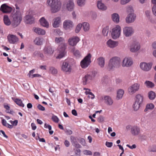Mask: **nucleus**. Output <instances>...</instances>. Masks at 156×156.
<instances>
[{
    "label": "nucleus",
    "mask_w": 156,
    "mask_h": 156,
    "mask_svg": "<svg viewBox=\"0 0 156 156\" xmlns=\"http://www.w3.org/2000/svg\"><path fill=\"white\" fill-rule=\"evenodd\" d=\"M47 4L50 8V10L52 13L58 12L61 7V2L58 0H47Z\"/></svg>",
    "instance_id": "obj_1"
},
{
    "label": "nucleus",
    "mask_w": 156,
    "mask_h": 156,
    "mask_svg": "<svg viewBox=\"0 0 156 156\" xmlns=\"http://www.w3.org/2000/svg\"><path fill=\"white\" fill-rule=\"evenodd\" d=\"M12 27L15 28L19 25L22 20V14L20 11L13 12L12 15Z\"/></svg>",
    "instance_id": "obj_2"
},
{
    "label": "nucleus",
    "mask_w": 156,
    "mask_h": 156,
    "mask_svg": "<svg viewBox=\"0 0 156 156\" xmlns=\"http://www.w3.org/2000/svg\"><path fill=\"white\" fill-rule=\"evenodd\" d=\"M120 58L117 57H114L110 59L108 66L109 70H111L115 68L119 67L120 66Z\"/></svg>",
    "instance_id": "obj_3"
},
{
    "label": "nucleus",
    "mask_w": 156,
    "mask_h": 156,
    "mask_svg": "<svg viewBox=\"0 0 156 156\" xmlns=\"http://www.w3.org/2000/svg\"><path fill=\"white\" fill-rule=\"evenodd\" d=\"M95 75L96 73L95 72L87 73L83 78V85H86L87 83H89L94 79Z\"/></svg>",
    "instance_id": "obj_4"
},
{
    "label": "nucleus",
    "mask_w": 156,
    "mask_h": 156,
    "mask_svg": "<svg viewBox=\"0 0 156 156\" xmlns=\"http://www.w3.org/2000/svg\"><path fill=\"white\" fill-rule=\"evenodd\" d=\"M91 55L89 53L81 62V65L83 68H86L88 66L91 62Z\"/></svg>",
    "instance_id": "obj_5"
},
{
    "label": "nucleus",
    "mask_w": 156,
    "mask_h": 156,
    "mask_svg": "<svg viewBox=\"0 0 156 156\" xmlns=\"http://www.w3.org/2000/svg\"><path fill=\"white\" fill-rule=\"evenodd\" d=\"M66 46V44L63 43L61 44L59 46L58 48V51L59 54L57 58H60L65 56L66 52L65 51Z\"/></svg>",
    "instance_id": "obj_6"
},
{
    "label": "nucleus",
    "mask_w": 156,
    "mask_h": 156,
    "mask_svg": "<svg viewBox=\"0 0 156 156\" xmlns=\"http://www.w3.org/2000/svg\"><path fill=\"white\" fill-rule=\"evenodd\" d=\"M121 28L120 27L117 25L112 30V36L114 39H116L119 37L121 33Z\"/></svg>",
    "instance_id": "obj_7"
},
{
    "label": "nucleus",
    "mask_w": 156,
    "mask_h": 156,
    "mask_svg": "<svg viewBox=\"0 0 156 156\" xmlns=\"http://www.w3.org/2000/svg\"><path fill=\"white\" fill-rule=\"evenodd\" d=\"M140 88V84L135 83L131 85L128 88V91L129 94L133 95L138 91L139 90Z\"/></svg>",
    "instance_id": "obj_8"
},
{
    "label": "nucleus",
    "mask_w": 156,
    "mask_h": 156,
    "mask_svg": "<svg viewBox=\"0 0 156 156\" xmlns=\"http://www.w3.org/2000/svg\"><path fill=\"white\" fill-rule=\"evenodd\" d=\"M152 64L151 62L146 63L142 62L140 64V69L143 71L148 72L152 68Z\"/></svg>",
    "instance_id": "obj_9"
},
{
    "label": "nucleus",
    "mask_w": 156,
    "mask_h": 156,
    "mask_svg": "<svg viewBox=\"0 0 156 156\" xmlns=\"http://www.w3.org/2000/svg\"><path fill=\"white\" fill-rule=\"evenodd\" d=\"M134 30L131 27H126L123 29V34L126 37H129L131 36L134 33Z\"/></svg>",
    "instance_id": "obj_10"
},
{
    "label": "nucleus",
    "mask_w": 156,
    "mask_h": 156,
    "mask_svg": "<svg viewBox=\"0 0 156 156\" xmlns=\"http://www.w3.org/2000/svg\"><path fill=\"white\" fill-rule=\"evenodd\" d=\"M136 17L134 13H129L126 18V22L127 23H132L135 21Z\"/></svg>",
    "instance_id": "obj_11"
},
{
    "label": "nucleus",
    "mask_w": 156,
    "mask_h": 156,
    "mask_svg": "<svg viewBox=\"0 0 156 156\" xmlns=\"http://www.w3.org/2000/svg\"><path fill=\"white\" fill-rule=\"evenodd\" d=\"M80 41V39L77 36L73 37L70 38L68 40L69 44L71 46H75Z\"/></svg>",
    "instance_id": "obj_12"
},
{
    "label": "nucleus",
    "mask_w": 156,
    "mask_h": 156,
    "mask_svg": "<svg viewBox=\"0 0 156 156\" xmlns=\"http://www.w3.org/2000/svg\"><path fill=\"white\" fill-rule=\"evenodd\" d=\"M140 48V44L138 42H133L130 47V51L132 52H136Z\"/></svg>",
    "instance_id": "obj_13"
},
{
    "label": "nucleus",
    "mask_w": 156,
    "mask_h": 156,
    "mask_svg": "<svg viewBox=\"0 0 156 156\" xmlns=\"http://www.w3.org/2000/svg\"><path fill=\"white\" fill-rule=\"evenodd\" d=\"M43 51L44 54L48 56L52 55L54 52V50L51 46H46L44 48Z\"/></svg>",
    "instance_id": "obj_14"
},
{
    "label": "nucleus",
    "mask_w": 156,
    "mask_h": 156,
    "mask_svg": "<svg viewBox=\"0 0 156 156\" xmlns=\"http://www.w3.org/2000/svg\"><path fill=\"white\" fill-rule=\"evenodd\" d=\"M63 27L66 30H70L73 26V22L70 20H66L63 23Z\"/></svg>",
    "instance_id": "obj_15"
},
{
    "label": "nucleus",
    "mask_w": 156,
    "mask_h": 156,
    "mask_svg": "<svg viewBox=\"0 0 156 156\" xmlns=\"http://www.w3.org/2000/svg\"><path fill=\"white\" fill-rule=\"evenodd\" d=\"M7 39L10 44H14L19 40L18 38L15 35L9 34L7 36Z\"/></svg>",
    "instance_id": "obj_16"
},
{
    "label": "nucleus",
    "mask_w": 156,
    "mask_h": 156,
    "mask_svg": "<svg viewBox=\"0 0 156 156\" xmlns=\"http://www.w3.org/2000/svg\"><path fill=\"white\" fill-rule=\"evenodd\" d=\"M133 63L131 58H125L122 61V66H123L129 67Z\"/></svg>",
    "instance_id": "obj_17"
},
{
    "label": "nucleus",
    "mask_w": 156,
    "mask_h": 156,
    "mask_svg": "<svg viewBox=\"0 0 156 156\" xmlns=\"http://www.w3.org/2000/svg\"><path fill=\"white\" fill-rule=\"evenodd\" d=\"M0 10L3 13H7L11 12L12 9L5 4H4L1 5Z\"/></svg>",
    "instance_id": "obj_18"
},
{
    "label": "nucleus",
    "mask_w": 156,
    "mask_h": 156,
    "mask_svg": "<svg viewBox=\"0 0 156 156\" xmlns=\"http://www.w3.org/2000/svg\"><path fill=\"white\" fill-rule=\"evenodd\" d=\"M70 139L72 145L75 147L80 148L81 147V145L78 143L76 137L71 136L70 137Z\"/></svg>",
    "instance_id": "obj_19"
},
{
    "label": "nucleus",
    "mask_w": 156,
    "mask_h": 156,
    "mask_svg": "<svg viewBox=\"0 0 156 156\" xmlns=\"http://www.w3.org/2000/svg\"><path fill=\"white\" fill-rule=\"evenodd\" d=\"M62 69L65 72H70L71 70V66L68 62H63Z\"/></svg>",
    "instance_id": "obj_20"
},
{
    "label": "nucleus",
    "mask_w": 156,
    "mask_h": 156,
    "mask_svg": "<svg viewBox=\"0 0 156 156\" xmlns=\"http://www.w3.org/2000/svg\"><path fill=\"white\" fill-rule=\"evenodd\" d=\"M130 129V132L133 136L137 135L140 133V128L136 126H132Z\"/></svg>",
    "instance_id": "obj_21"
},
{
    "label": "nucleus",
    "mask_w": 156,
    "mask_h": 156,
    "mask_svg": "<svg viewBox=\"0 0 156 156\" xmlns=\"http://www.w3.org/2000/svg\"><path fill=\"white\" fill-rule=\"evenodd\" d=\"M107 44L110 48H113L118 45V42L109 39L107 42Z\"/></svg>",
    "instance_id": "obj_22"
},
{
    "label": "nucleus",
    "mask_w": 156,
    "mask_h": 156,
    "mask_svg": "<svg viewBox=\"0 0 156 156\" xmlns=\"http://www.w3.org/2000/svg\"><path fill=\"white\" fill-rule=\"evenodd\" d=\"M25 22L27 24H32L34 22V18L30 15L26 16L24 18Z\"/></svg>",
    "instance_id": "obj_23"
},
{
    "label": "nucleus",
    "mask_w": 156,
    "mask_h": 156,
    "mask_svg": "<svg viewBox=\"0 0 156 156\" xmlns=\"http://www.w3.org/2000/svg\"><path fill=\"white\" fill-rule=\"evenodd\" d=\"M61 22V18L60 17H58L55 18L53 19L52 23L53 27L55 28L58 27Z\"/></svg>",
    "instance_id": "obj_24"
},
{
    "label": "nucleus",
    "mask_w": 156,
    "mask_h": 156,
    "mask_svg": "<svg viewBox=\"0 0 156 156\" xmlns=\"http://www.w3.org/2000/svg\"><path fill=\"white\" fill-rule=\"evenodd\" d=\"M66 7L68 11H72L74 8V4L73 0H69L67 2Z\"/></svg>",
    "instance_id": "obj_25"
},
{
    "label": "nucleus",
    "mask_w": 156,
    "mask_h": 156,
    "mask_svg": "<svg viewBox=\"0 0 156 156\" xmlns=\"http://www.w3.org/2000/svg\"><path fill=\"white\" fill-rule=\"evenodd\" d=\"M135 101L142 105L144 101L143 96L140 94H137L135 97Z\"/></svg>",
    "instance_id": "obj_26"
},
{
    "label": "nucleus",
    "mask_w": 156,
    "mask_h": 156,
    "mask_svg": "<svg viewBox=\"0 0 156 156\" xmlns=\"http://www.w3.org/2000/svg\"><path fill=\"white\" fill-rule=\"evenodd\" d=\"M98 8L102 11H105L107 9V7L101 1H98L97 3Z\"/></svg>",
    "instance_id": "obj_27"
},
{
    "label": "nucleus",
    "mask_w": 156,
    "mask_h": 156,
    "mask_svg": "<svg viewBox=\"0 0 156 156\" xmlns=\"http://www.w3.org/2000/svg\"><path fill=\"white\" fill-rule=\"evenodd\" d=\"M33 30L34 32L39 35H44L45 34V31L39 28H34Z\"/></svg>",
    "instance_id": "obj_28"
},
{
    "label": "nucleus",
    "mask_w": 156,
    "mask_h": 156,
    "mask_svg": "<svg viewBox=\"0 0 156 156\" xmlns=\"http://www.w3.org/2000/svg\"><path fill=\"white\" fill-rule=\"evenodd\" d=\"M40 22L41 25L42 26L47 28L49 27V24L48 22L44 17H42L40 20Z\"/></svg>",
    "instance_id": "obj_29"
},
{
    "label": "nucleus",
    "mask_w": 156,
    "mask_h": 156,
    "mask_svg": "<svg viewBox=\"0 0 156 156\" xmlns=\"http://www.w3.org/2000/svg\"><path fill=\"white\" fill-rule=\"evenodd\" d=\"M98 63V65L101 68L104 67L105 64V59L102 57H101L98 58L97 59Z\"/></svg>",
    "instance_id": "obj_30"
},
{
    "label": "nucleus",
    "mask_w": 156,
    "mask_h": 156,
    "mask_svg": "<svg viewBox=\"0 0 156 156\" xmlns=\"http://www.w3.org/2000/svg\"><path fill=\"white\" fill-rule=\"evenodd\" d=\"M112 18L114 22L118 23L119 21V16L118 13H115L112 15Z\"/></svg>",
    "instance_id": "obj_31"
},
{
    "label": "nucleus",
    "mask_w": 156,
    "mask_h": 156,
    "mask_svg": "<svg viewBox=\"0 0 156 156\" xmlns=\"http://www.w3.org/2000/svg\"><path fill=\"white\" fill-rule=\"evenodd\" d=\"M105 102L108 105H111L113 103V101L110 97L108 96H104Z\"/></svg>",
    "instance_id": "obj_32"
},
{
    "label": "nucleus",
    "mask_w": 156,
    "mask_h": 156,
    "mask_svg": "<svg viewBox=\"0 0 156 156\" xmlns=\"http://www.w3.org/2000/svg\"><path fill=\"white\" fill-rule=\"evenodd\" d=\"M82 26L84 31L85 32L88 31L90 29V24L88 23L84 22L83 23Z\"/></svg>",
    "instance_id": "obj_33"
},
{
    "label": "nucleus",
    "mask_w": 156,
    "mask_h": 156,
    "mask_svg": "<svg viewBox=\"0 0 156 156\" xmlns=\"http://www.w3.org/2000/svg\"><path fill=\"white\" fill-rule=\"evenodd\" d=\"M3 20L5 24L7 26H9L11 24L12 22L10 21L8 16L5 15L4 16Z\"/></svg>",
    "instance_id": "obj_34"
},
{
    "label": "nucleus",
    "mask_w": 156,
    "mask_h": 156,
    "mask_svg": "<svg viewBox=\"0 0 156 156\" xmlns=\"http://www.w3.org/2000/svg\"><path fill=\"white\" fill-rule=\"evenodd\" d=\"M12 99L14 101V102L18 105L22 106L23 107L24 106V105L22 101L21 100L17 98L15 99L13 98H12Z\"/></svg>",
    "instance_id": "obj_35"
},
{
    "label": "nucleus",
    "mask_w": 156,
    "mask_h": 156,
    "mask_svg": "<svg viewBox=\"0 0 156 156\" xmlns=\"http://www.w3.org/2000/svg\"><path fill=\"white\" fill-rule=\"evenodd\" d=\"M141 105L140 104H139L138 102L135 101L133 104V107L134 111H137L139 109Z\"/></svg>",
    "instance_id": "obj_36"
},
{
    "label": "nucleus",
    "mask_w": 156,
    "mask_h": 156,
    "mask_svg": "<svg viewBox=\"0 0 156 156\" xmlns=\"http://www.w3.org/2000/svg\"><path fill=\"white\" fill-rule=\"evenodd\" d=\"M148 97L150 100L154 99L156 97V94L154 92L151 91L148 93Z\"/></svg>",
    "instance_id": "obj_37"
},
{
    "label": "nucleus",
    "mask_w": 156,
    "mask_h": 156,
    "mask_svg": "<svg viewBox=\"0 0 156 156\" xmlns=\"http://www.w3.org/2000/svg\"><path fill=\"white\" fill-rule=\"evenodd\" d=\"M34 41L35 44L38 45H41L42 44V39L39 37H36Z\"/></svg>",
    "instance_id": "obj_38"
},
{
    "label": "nucleus",
    "mask_w": 156,
    "mask_h": 156,
    "mask_svg": "<svg viewBox=\"0 0 156 156\" xmlns=\"http://www.w3.org/2000/svg\"><path fill=\"white\" fill-rule=\"evenodd\" d=\"M124 92V90L122 89H119L118 91L117 98L118 99H119L122 98Z\"/></svg>",
    "instance_id": "obj_39"
},
{
    "label": "nucleus",
    "mask_w": 156,
    "mask_h": 156,
    "mask_svg": "<svg viewBox=\"0 0 156 156\" xmlns=\"http://www.w3.org/2000/svg\"><path fill=\"white\" fill-rule=\"evenodd\" d=\"M33 55L34 56H39L42 58H44V56L42 53H41L40 51H35L33 53Z\"/></svg>",
    "instance_id": "obj_40"
},
{
    "label": "nucleus",
    "mask_w": 156,
    "mask_h": 156,
    "mask_svg": "<svg viewBox=\"0 0 156 156\" xmlns=\"http://www.w3.org/2000/svg\"><path fill=\"white\" fill-rule=\"evenodd\" d=\"M154 107V105L152 104H147L146 107V108L144 109V112H147L148 109H152Z\"/></svg>",
    "instance_id": "obj_41"
},
{
    "label": "nucleus",
    "mask_w": 156,
    "mask_h": 156,
    "mask_svg": "<svg viewBox=\"0 0 156 156\" xmlns=\"http://www.w3.org/2000/svg\"><path fill=\"white\" fill-rule=\"evenodd\" d=\"M86 1V0H76L78 5L80 7L83 6L85 5Z\"/></svg>",
    "instance_id": "obj_42"
},
{
    "label": "nucleus",
    "mask_w": 156,
    "mask_h": 156,
    "mask_svg": "<svg viewBox=\"0 0 156 156\" xmlns=\"http://www.w3.org/2000/svg\"><path fill=\"white\" fill-rule=\"evenodd\" d=\"M73 55L76 57L79 58L81 56V53L78 50L74 49V50H73Z\"/></svg>",
    "instance_id": "obj_43"
},
{
    "label": "nucleus",
    "mask_w": 156,
    "mask_h": 156,
    "mask_svg": "<svg viewBox=\"0 0 156 156\" xmlns=\"http://www.w3.org/2000/svg\"><path fill=\"white\" fill-rule=\"evenodd\" d=\"M108 32V28L106 27L103 29L102 33L104 36H107Z\"/></svg>",
    "instance_id": "obj_44"
},
{
    "label": "nucleus",
    "mask_w": 156,
    "mask_h": 156,
    "mask_svg": "<svg viewBox=\"0 0 156 156\" xmlns=\"http://www.w3.org/2000/svg\"><path fill=\"white\" fill-rule=\"evenodd\" d=\"M146 85L148 87H152L154 86V84L149 81H146L145 82Z\"/></svg>",
    "instance_id": "obj_45"
},
{
    "label": "nucleus",
    "mask_w": 156,
    "mask_h": 156,
    "mask_svg": "<svg viewBox=\"0 0 156 156\" xmlns=\"http://www.w3.org/2000/svg\"><path fill=\"white\" fill-rule=\"evenodd\" d=\"M82 27V24H81V23L79 24L76 27V29L75 30V32L76 33H79L80 32Z\"/></svg>",
    "instance_id": "obj_46"
},
{
    "label": "nucleus",
    "mask_w": 156,
    "mask_h": 156,
    "mask_svg": "<svg viewBox=\"0 0 156 156\" xmlns=\"http://www.w3.org/2000/svg\"><path fill=\"white\" fill-rule=\"evenodd\" d=\"M51 73L53 74H56L57 73V71L56 69L53 67H51L50 69Z\"/></svg>",
    "instance_id": "obj_47"
},
{
    "label": "nucleus",
    "mask_w": 156,
    "mask_h": 156,
    "mask_svg": "<svg viewBox=\"0 0 156 156\" xmlns=\"http://www.w3.org/2000/svg\"><path fill=\"white\" fill-rule=\"evenodd\" d=\"M64 40L63 38L62 37H60L59 38L56 37L55 39L56 42L58 43L63 42Z\"/></svg>",
    "instance_id": "obj_48"
},
{
    "label": "nucleus",
    "mask_w": 156,
    "mask_h": 156,
    "mask_svg": "<svg viewBox=\"0 0 156 156\" xmlns=\"http://www.w3.org/2000/svg\"><path fill=\"white\" fill-rule=\"evenodd\" d=\"M51 119L52 120L55 122L56 123H58V122L59 120L58 117L56 116L53 115L52 116Z\"/></svg>",
    "instance_id": "obj_49"
},
{
    "label": "nucleus",
    "mask_w": 156,
    "mask_h": 156,
    "mask_svg": "<svg viewBox=\"0 0 156 156\" xmlns=\"http://www.w3.org/2000/svg\"><path fill=\"white\" fill-rule=\"evenodd\" d=\"M83 153L84 154L86 155H91L92 154V152L90 151L87 150L83 151Z\"/></svg>",
    "instance_id": "obj_50"
},
{
    "label": "nucleus",
    "mask_w": 156,
    "mask_h": 156,
    "mask_svg": "<svg viewBox=\"0 0 156 156\" xmlns=\"http://www.w3.org/2000/svg\"><path fill=\"white\" fill-rule=\"evenodd\" d=\"M104 117L102 115H100L98 118V121L100 122H104Z\"/></svg>",
    "instance_id": "obj_51"
},
{
    "label": "nucleus",
    "mask_w": 156,
    "mask_h": 156,
    "mask_svg": "<svg viewBox=\"0 0 156 156\" xmlns=\"http://www.w3.org/2000/svg\"><path fill=\"white\" fill-rule=\"evenodd\" d=\"M102 81L104 84H107L109 81V80L107 77H104Z\"/></svg>",
    "instance_id": "obj_52"
},
{
    "label": "nucleus",
    "mask_w": 156,
    "mask_h": 156,
    "mask_svg": "<svg viewBox=\"0 0 156 156\" xmlns=\"http://www.w3.org/2000/svg\"><path fill=\"white\" fill-rule=\"evenodd\" d=\"M145 15L148 19H150V10H147L145 12Z\"/></svg>",
    "instance_id": "obj_53"
},
{
    "label": "nucleus",
    "mask_w": 156,
    "mask_h": 156,
    "mask_svg": "<svg viewBox=\"0 0 156 156\" xmlns=\"http://www.w3.org/2000/svg\"><path fill=\"white\" fill-rule=\"evenodd\" d=\"M127 11L129 13H134V11L133 8L131 7H129L127 8Z\"/></svg>",
    "instance_id": "obj_54"
},
{
    "label": "nucleus",
    "mask_w": 156,
    "mask_h": 156,
    "mask_svg": "<svg viewBox=\"0 0 156 156\" xmlns=\"http://www.w3.org/2000/svg\"><path fill=\"white\" fill-rule=\"evenodd\" d=\"M37 108L39 110L42 111H44L45 110L44 107L40 104L37 105Z\"/></svg>",
    "instance_id": "obj_55"
},
{
    "label": "nucleus",
    "mask_w": 156,
    "mask_h": 156,
    "mask_svg": "<svg viewBox=\"0 0 156 156\" xmlns=\"http://www.w3.org/2000/svg\"><path fill=\"white\" fill-rule=\"evenodd\" d=\"M113 145V143L112 142H109L108 141H106L105 143L106 146L108 147H111Z\"/></svg>",
    "instance_id": "obj_56"
},
{
    "label": "nucleus",
    "mask_w": 156,
    "mask_h": 156,
    "mask_svg": "<svg viewBox=\"0 0 156 156\" xmlns=\"http://www.w3.org/2000/svg\"><path fill=\"white\" fill-rule=\"evenodd\" d=\"M152 11L154 15L156 16V5H154L152 8Z\"/></svg>",
    "instance_id": "obj_57"
},
{
    "label": "nucleus",
    "mask_w": 156,
    "mask_h": 156,
    "mask_svg": "<svg viewBox=\"0 0 156 156\" xmlns=\"http://www.w3.org/2000/svg\"><path fill=\"white\" fill-rule=\"evenodd\" d=\"M79 142L83 145L84 146L86 144L85 140L83 138L80 139V140Z\"/></svg>",
    "instance_id": "obj_58"
},
{
    "label": "nucleus",
    "mask_w": 156,
    "mask_h": 156,
    "mask_svg": "<svg viewBox=\"0 0 156 156\" xmlns=\"http://www.w3.org/2000/svg\"><path fill=\"white\" fill-rule=\"evenodd\" d=\"M130 0H121V3L122 5H125L129 2Z\"/></svg>",
    "instance_id": "obj_59"
},
{
    "label": "nucleus",
    "mask_w": 156,
    "mask_h": 156,
    "mask_svg": "<svg viewBox=\"0 0 156 156\" xmlns=\"http://www.w3.org/2000/svg\"><path fill=\"white\" fill-rule=\"evenodd\" d=\"M80 153H81V151L80 149H76L75 150V153L76 155H78L79 156H80Z\"/></svg>",
    "instance_id": "obj_60"
},
{
    "label": "nucleus",
    "mask_w": 156,
    "mask_h": 156,
    "mask_svg": "<svg viewBox=\"0 0 156 156\" xmlns=\"http://www.w3.org/2000/svg\"><path fill=\"white\" fill-rule=\"evenodd\" d=\"M44 127L46 128H48L49 130H51V126L50 125L47 124L46 123H45Z\"/></svg>",
    "instance_id": "obj_61"
},
{
    "label": "nucleus",
    "mask_w": 156,
    "mask_h": 156,
    "mask_svg": "<svg viewBox=\"0 0 156 156\" xmlns=\"http://www.w3.org/2000/svg\"><path fill=\"white\" fill-rule=\"evenodd\" d=\"M91 16L93 19H96L97 17V15L96 13L95 12H93L92 13Z\"/></svg>",
    "instance_id": "obj_62"
},
{
    "label": "nucleus",
    "mask_w": 156,
    "mask_h": 156,
    "mask_svg": "<svg viewBox=\"0 0 156 156\" xmlns=\"http://www.w3.org/2000/svg\"><path fill=\"white\" fill-rule=\"evenodd\" d=\"M126 146L131 149L135 148L136 147V146L135 144H133L132 146H130L129 144H127Z\"/></svg>",
    "instance_id": "obj_63"
},
{
    "label": "nucleus",
    "mask_w": 156,
    "mask_h": 156,
    "mask_svg": "<svg viewBox=\"0 0 156 156\" xmlns=\"http://www.w3.org/2000/svg\"><path fill=\"white\" fill-rule=\"evenodd\" d=\"M65 132L67 134L69 135H71L73 133L72 131L70 129H66L65 131Z\"/></svg>",
    "instance_id": "obj_64"
}]
</instances>
